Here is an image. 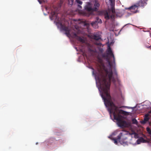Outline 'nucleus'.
Here are the masks:
<instances>
[{
    "label": "nucleus",
    "instance_id": "nucleus-1",
    "mask_svg": "<svg viewBox=\"0 0 151 151\" xmlns=\"http://www.w3.org/2000/svg\"><path fill=\"white\" fill-rule=\"evenodd\" d=\"M102 56L104 58L108 57V56L105 54H103ZM106 60L108 63L109 68L106 67L103 63L101 64L100 69L98 70L99 74L98 77L101 82V93H104L108 96H109L108 92L109 91L111 81L115 83L118 80V77L117 73L115 68L113 72L112 71V65L109 59L107 58Z\"/></svg>",
    "mask_w": 151,
    "mask_h": 151
},
{
    "label": "nucleus",
    "instance_id": "nucleus-2",
    "mask_svg": "<svg viewBox=\"0 0 151 151\" xmlns=\"http://www.w3.org/2000/svg\"><path fill=\"white\" fill-rule=\"evenodd\" d=\"M109 96L106 95L104 93H101V96L103 100L104 104L106 106H110L108 110L110 114H113L114 119L117 121L118 126L120 127L123 128L129 127L131 126L130 123L122 119V116L121 114L127 115L128 113L121 109H119L118 107L116 106L112 101H110L111 97L109 91L108 92Z\"/></svg>",
    "mask_w": 151,
    "mask_h": 151
},
{
    "label": "nucleus",
    "instance_id": "nucleus-3",
    "mask_svg": "<svg viewBox=\"0 0 151 151\" xmlns=\"http://www.w3.org/2000/svg\"><path fill=\"white\" fill-rule=\"evenodd\" d=\"M111 11L112 13L111 14L110 11H107L106 10H104L102 11V14L104 15L105 19L107 20H109L110 19H113L115 17L116 14L115 11L114 6H112L111 8Z\"/></svg>",
    "mask_w": 151,
    "mask_h": 151
},
{
    "label": "nucleus",
    "instance_id": "nucleus-4",
    "mask_svg": "<svg viewBox=\"0 0 151 151\" xmlns=\"http://www.w3.org/2000/svg\"><path fill=\"white\" fill-rule=\"evenodd\" d=\"M126 134H123V132H120L119 135L117 136V139H114V143L117 144V142H121V144L124 145H127L128 142L124 141V140L127 139V137H124V135Z\"/></svg>",
    "mask_w": 151,
    "mask_h": 151
},
{
    "label": "nucleus",
    "instance_id": "nucleus-5",
    "mask_svg": "<svg viewBox=\"0 0 151 151\" xmlns=\"http://www.w3.org/2000/svg\"><path fill=\"white\" fill-rule=\"evenodd\" d=\"M92 7V4L90 2H87L86 5L84 7L85 10L88 13V16L92 14L93 12H94Z\"/></svg>",
    "mask_w": 151,
    "mask_h": 151
},
{
    "label": "nucleus",
    "instance_id": "nucleus-6",
    "mask_svg": "<svg viewBox=\"0 0 151 151\" xmlns=\"http://www.w3.org/2000/svg\"><path fill=\"white\" fill-rule=\"evenodd\" d=\"M60 25L61 28L65 31V34L68 37L70 36L69 32V30L68 28L65 26L63 24L60 22H58Z\"/></svg>",
    "mask_w": 151,
    "mask_h": 151
},
{
    "label": "nucleus",
    "instance_id": "nucleus-7",
    "mask_svg": "<svg viewBox=\"0 0 151 151\" xmlns=\"http://www.w3.org/2000/svg\"><path fill=\"white\" fill-rule=\"evenodd\" d=\"M127 9L130 10V11L133 13H137L138 11V7L135 4L132 5Z\"/></svg>",
    "mask_w": 151,
    "mask_h": 151
},
{
    "label": "nucleus",
    "instance_id": "nucleus-8",
    "mask_svg": "<svg viewBox=\"0 0 151 151\" xmlns=\"http://www.w3.org/2000/svg\"><path fill=\"white\" fill-rule=\"evenodd\" d=\"M72 36L73 38H76V40L81 42L84 43L85 42V40L84 39L81 38L80 37L78 36L77 34L75 33H73Z\"/></svg>",
    "mask_w": 151,
    "mask_h": 151
},
{
    "label": "nucleus",
    "instance_id": "nucleus-9",
    "mask_svg": "<svg viewBox=\"0 0 151 151\" xmlns=\"http://www.w3.org/2000/svg\"><path fill=\"white\" fill-rule=\"evenodd\" d=\"M100 5L97 0H95L94 4V7H93L94 11H97L100 6Z\"/></svg>",
    "mask_w": 151,
    "mask_h": 151
},
{
    "label": "nucleus",
    "instance_id": "nucleus-10",
    "mask_svg": "<svg viewBox=\"0 0 151 151\" xmlns=\"http://www.w3.org/2000/svg\"><path fill=\"white\" fill-rule=\"evenodd\" d=\"M146 4L147 3L146 2H145L144 1L140 0L136 3V4L138 8L139 7L143 6L145 5H146Z\"/></svg>",
    "mask_w": 151,
    "mask_h": 151
},
{
    "label": "nucleus",
    "instance_id": "nucleus-11",
    "mask_svg": "<svg viewBox=\"0 0 151 151\" xmlns=\"http://www.w3.org/2000/svg\"><path fill=\"white\" fill-rule=\"evenodd\" d=\"M107 54L112 56L114 58V61L115 60V58L114 55L112 51L111 50V48L109 46L108 47V48L107 49ZM114 63H115V61H114Z\"/></svg>",
    "mask_w": 151,
    "mask_h": 151
},
{
    "label": "nucleus",
    "instance_id": "nucleus-12",
    "mask_svg": "<svg viewBox=\"0 0 151 151\" xmlns=\"http://www.w3.org/2000/svg\"><path fill=\"white\" fill-rule=\"evenodd\" d=\"M149 114L150 113H148L145 115L144 119V120L142 122V123L145 124L149 120V116H150Z\"/></svg>",
    "mask_w": 151,
    "mask_h": 151
},
{
    "label": "nucleus",
    "instance_id": "nucleus-13",
    "mask_svg": "<svg viewBox=\"0 0 151 151\" xmlns=\"http://www.w3.org/2000/svg\"><path fill=\"white\" fill-rule=\"evenodd\" d=\"M91 24L96 29L98 27L97 21L92 22V23H91Z\"/></svg>",
    "mask_w": 151,
    "mask_h": 151
},
{
    "label": "nucleus",
    "instance_id": "nucleus-14",
    "mask_svg": "<svg viewBox=\"0 0 151 151\" xmlns=\"http://www.w3.org/2000/svg\"><path fill=\"white\" fill-rule=\"evenodd\" d=\"M145 140L142 137H141L137 140V142L138 144H140L141 142H145Z\"/></svg>",
    "mask_w": 151,
    "mask_h": 151
},
{
    "label": "nucleus",
    "instance_id": "nucleus-15",
    "mask_svg": "<svg viewBox=\"0 0 151 151\" xmlns=\"http://www.w3.org/2000/svg\"><path fill=\"white\" fill-rule=\"evenodd\" d=\"M93 38L94 39L96 40H99L101 39V38L100 36H97L96 35H94L93 36Z\"/></svg>",
    "mask_w": 151,
    "mask_h": 151
},
{
    "label": "nucleus",
    "instance_id": "nucleus-16",
    "mask_svg": "<svg viewBox=\"0 0 151 151\" xmlns=\"http://www.w3.org/2000/svg\"><path fill=\"white\" fill-rule=\"evenodd\" d=\"M88 51L90 52H93V53H96V50L95 49H93L91 47H89L88 49Z\"/></svg>",
    "mask_w": 151,
    "mask_h": 151
},
{
    "label": "nucleus",
    "instance_id": "nucleus-17",
    "mask_svg": "<svg viewBox=\"0 0 151 151\" xmlns=\"http://www.w3.org/2000/svg\"><path fill=\"white\" fill-rule=\"evenodd\" d=\"M74 0H68V3L69 5L71 6L73 4Z\"/></svg>",
    "mask_w": 151,
    "mask_h": 151
},
{
    "label": "nucleus",
    "instance_id": "nucleus-18",
    "mask_svg": "<svg viewBox=\"0 0 151 151\" xmlns=\"http://www.w3.org/2000/svg\"><path fill=\"white\" fill-rule=\"evenodd\" d=\"M110 3V5L112 6H114L115 2L114 0H109Z\"/></svg>",
    "mask_w": 151,
    "mask_h": 151
},
{
    "label": "nucleus",
    "instance_id": "nucleus-19",
    "mask_svg": "<svg viewBox=\"0 0 151 151\" xmlns=\"http://www.w3.org/2000/svg\"><path fill=\"white\" fill-rule=\"evenodd\" d=\"M132 121L133 124H137L138 123L137 120L135 119H133Z\"/></svg>",
    "mask_w": 151,
    "mask_h": 151
},
{
    "label": "nucleus",
    "instance_id": "nucleus-20",
    "mask_svg": "<svg viewBox=\"0 0 151 151\" xmlns=\"http://www.w3.org/2000/svg\"><path fill=\"white\" fill-rule=\"evenodd\" d=\"M147 131L148 133L150 134H151V129L148 127L146 128Z\"/></svg>",
    "mask_w": 151,
    "mask_h": 151
},
{
    "label": "nucleus",
    "instance_id": "nucleus-21",
    "mask_svg": "<svg viewBox=\"0 0 151 151\" xmlns=\"http://www.w3.org/2000/svg\"><path fill=\"white\" fill-rule=\"evenodd\" d=\"M96 21H97V23H102V22L101 20V19H99V18L98 17H97L96 18Z\"/></svg>",
    "mask_w": 151,
    "mask_h": 151
},
{
    "label": "nucleus",
    "instance_id": "nucleus-22",
    "mask_svg": "<svg viewBox=\"0 0 151 151\" xmlns=\"http://www.w3.org/2000/svg\"><path fill=\"white\" fill-rule=\"evenodd\" d=\"M76 1L77 3L81 5L82 4V2L80 1L79 0H76Z\"/></svg>",
    "mask_w": 151,
    "mask_h": 151
},
{
    "label": "nucleus",
    "instance_id": "nucleus-23",
    "mask_svg": "<svg viewBox=\"0 0 151 151\" xmlns=\"http://www.w3.org/2000/svg\"><path fill=\"white\" fill-rule=\"evenodd\" d=\"M95 44L97 45L100 46L101 44V43L100 42H95Z\"/></svg>",
    "mask_w": 151,
    "mask_h": 151
},
{
    "label": "nucleus",
    "instance_id": "nucleus-24",
    "mask_svg": "<svg viewBox=\"0 0 151 151\" xmlns=\"http://www.w3.org/2000/svg\"><path fill=\"white\" fill-rule=\"evenodd\" d=\"M89 23H87L86 22H85L84 23V25L85 26H88L89 25Z\"/></svg>",
    "mask_w": 151,
    "mask_h": 151
},
{
    "label": "nucleus",
    "instance_id": "nucleus-25",
    "mask_svg": "<svg viewBox=\"0 0 151 151\" xmlns=\"http://www.w3.org/2000/svg\"><path fill=\"white\" fill-rule=\"evenodd\" d=\"M55 12H54L53 13V14H52V16L51 17H50V18L51 19V20L52 19V17H53V16L54 15H55Z\"/></svg>",
    "mask_w": 151,
    "mask_h": 151
},
{
    "label": "nucleus",
    "instance_id": "nucleus-26",
    "mask_svg": "<svg viewBox=\"0 0 151 151\" xmlns=\"http://www.w3.org/2000/svg\"><path fill=\"white\" fill-rule=\"evenodd\" d=\"M78 7L80 9H81L82 8V6L78 4Z\"/></svg>",
    "mask_w": 151,
    "mask_h": 151
},
{
    "label": "nucleus",
    "instance_id": "nucleus-27",
    "mask_svg": "<svg viewBox=\"0 0 151 151\" xmlns=\"http://www.w3.org/2000/svg\"><path fill=\"white\" fill-rule=\"evenodd\" d=\"M38 1L40 4H41L42 3V1H41L40 0H38Z\"/></svg>",
    "mask_w": 151,
    "mask_h": 151
},
{
    "label": "nucleus",
    "instance_id": "nucleus-28",
    "mask_svg": "<svg viewBox=\"0 0 151 151\" xmlns=\"http://www.w3.org/2000/svg\"><path fill=\"white\" fill-rule=\"evenodd\" d=\"M132 134H134L135 137H136V136L137 135V134L136 133H135V132H134L133 133H132Z\"/></svg>",
    "mask_w": 151,
    "mask_h": 151
}]
</instances>
